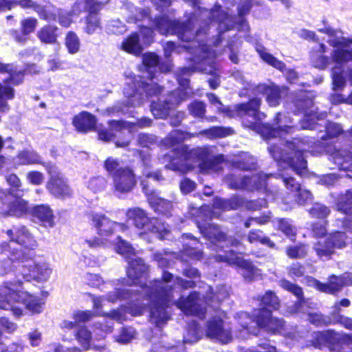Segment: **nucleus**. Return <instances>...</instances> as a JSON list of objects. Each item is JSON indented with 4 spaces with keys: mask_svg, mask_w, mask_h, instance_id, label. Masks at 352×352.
<instances>
[{
    "mask_svg": "<svg viewBox=\"0 0 352 352\" xmlns=\"http://www.w3.org/2000/svg\"><path fill=\"white\" fill-rule=\"evenodd\" d=\"M263 305L277 309L279 307V300L278 297L271 291L265 293L261 299Z\"/></svg>",
    "mask_w": 352,
    "mask_h": 352,
    "instance_id": "obj_44",
    "label": "nucleus"
},
{
    "mask_svg": "<svg viewBox=\"0 0 352 352\" xmlns=\"http://www.w3.org/2000/svg\"><path fill=\"white\" fill-rule=\"evenodd\" d=\"M195 184L188 179H183L180 184L181 190L184 193H189L191 191H192L195 189Z\"/></svg>",
    "mask_w": 352,
    "mask_h": 352,
    "instance_id": "obj_60",
    "label": "nucleus"
},
{
    "mask_svg": "<svg viewBox=\"0 0 352 352\" xmlns=\"http://www.w3.org/2000/svg\"><path fill=\"white\" fill-rule=\"evenodd\" d=\"M124 94L129 98V104H131V106H136L140 105L141 104V94L138 92H133L132 94H130L126 89H124Z\"/></svg>",
    "mask_w": 352,
    "mask_h": 352,
    "instance_id": "obj_59",
    "label": "nucleus"
},
{
    "mask_svg": "<svg viewBox=\"0 0 352 352\" xmlns=\"http://www.w3.org/2000/svg\"><path fill=\"white\" fill-rule=\"evenodd\" d=\"M116 243V251L128 258L129 269L127 276L131 279V284H138L140 278H144L147 267L143 263L140 258L135 256L134 250L125 241L118 238Z\"/></svg>",
    "mask_w": 352,
    "mask_h": 352,
    "instance_id": "obj_7",
    "label": "nucleus"
},
{
    "mask_svg": "<svg viewBox=\"0 0 352 352\" xmlns=\"http://www.w3.org/2000/svg\"><path fill=\"white\" fill-rule=\"evenodd\" d=\"M346 241L347 236L345 233L336 232L331 234L323 242L319 241L314 245V249L318 256L328 258L334 253L335 249L344 248Z\"/></svg>",
    "mask_w": 352,
    "mask_h": 352,
    "instance_id": "obj_10",
    "label": "nucleus"
},
{
    "mask_svg": "<svg viewBox=\"0 0 352 352\" xmlns=\"http://www.w3.org/2000/svg\"><path fill=\"white\" fill-rule=\"evenodd\" d=\"M122 49L131 54L137 55L141 53L142 49L139 43V38L137 34H131L122 43Z\"/></svg>",
    "mask_w": 352,
    "mask_h": 352,
    "instance_id": "obj_34",
    "label": "nucleus"
},
{
    "mask_svg": "<svg viewBox=\"0 0 352 352\" xmlns=\"http://www.w3.org/2000/svg\"><path fill=\"white\" fill-rule=\"evenodd\" d=\"M0 327L6 330L8 333H12L16 329V325L8 319L2 318L0 319Z\"/></svg>",
    "mask_w": 352,
    "mask_h": 352,
    "instance_id": "obj_61",
    "label": "nucleus"
},
{
    "mask_svg": "<svg viewBox=\"0 0 352 352\" xmlns=\"http://www.w3.org/2000/svg\"><path fill=\"white\" fill-rule=\"evenodd\" d=\"M172 275L164 272L163 280H157L152 287L144 289V293L152 301L150 308L151 318L157 326L165 322L168 315L164 307L175 303L177 307L186 315H195L202 317L205 313V301L199 297L196 292L191 293L186 298H182L179 301H173L172 286L169 285Z\"/></svg>",
    "mask_w": 352,
    "mask_h": 352,
    "instance_id": "obj_1",
    "label": "nucleus"
},
{
    "mask_svg": "<svg viewBox=\"0 0 352 352\" xmlns=\"http://www.w3.org/2000/svg\"><path fill=\"white\" fill-rule=\"evenodd\" d=\"M325 285L326 286H331V287H333V289L330 291H323V292L333 294L339 291L344 286L351 285L352 276L349 273L344 274L340 276L332 275L329 277L328 283Z\"/></svg>",
    "mask_w": 352,
    "mask_h": 352,
    "instance_id": "obj_28",
    "label": "nucleus"
},
{
    "mask_svg": "<svg viewBox=\"0 0 352 352\" xmlns=\"http://www.w3.org/2000/svg\"><path fill=\"white\" fill-rule=\"evenodd\" d=\"M57 28L52 25L43 27L37 33V36L42 43L53 44L56 42Z\"/></svg>",
    "mask_w": 352,
    "mask_h": 352,
    "instance_id": "obj_32",
    "label": "nucleus"
},
{
    "mask_svg": "<svg viewBox=\"0 0 352 352\" xmlns=\"http://www.w3.org/2000/svg\"><path fill=\"white\" fill-rule=\"evenodd\" d=\"M279 285L284 289L295 295L299 299V303L300 305L305 302V300L302 298V291L300 287L285 279L280 280Z\"/></svg>",
    "mask_w": 352,
    "mask_h": 352,
    "instance_id": "obj_36",
    "label": "nucleus"
},
{
    "mask_svg": "<svg viewBox=\"0 0 352 352\" xmlns=\"http://www.w3.org/2000/svg\"><path fill=\"white\" fill-rule=\"evenodd\" d=\"M135 336V331L133 328H124L117 336L116 340L122 344H126L131 341Z\"/></svg>",
    "mask_w": 352,
    "mask_h": 352,
    "instance_id": "obj_49",
    "label": "nucleus"
},
{
    "mask_svg": "<svg viewBox=\"0 0 352 352\" xmlns=\"http://www.w3.org/2000/svg\"><path fill=\"white\" fill-rule=\"evenodd\" d=\"M339 210H342L344 214L349 215V219H346L344 222V226L349 227L347 221H352V192L349 191L344 196L340 198L338 204Z\"/></svg>",
    "mask_w": 352,
    "mask_h": 352,
    "instance_id": "obj_33",
    "label": "nucleus"
},
{
    "mask_svg": "<svg viewBox=\"0 0 352 352\" xmlns=\"http://www.w3.org/2000/svg\"><path fill=\"white\" fill-rule=\"evenodd\" d=\"M207 97L210 102L213 104L219 111L225 112L229 117H245L243 124L245 126L256 129L257 122L265 118L264 113H261L258 110L261 100L254 98L250 100L248 103L241 104L234 107L233 109L223 108V104L219 99L213 94H208Z\"/></svg>",
    "mask_w": 352,
    "mask_h": 352,
    "instance_id": "obj_5",
    "label": "nucleus"
},
{
    "mask_svg": "<svg viewBox=\"0 0 352 352\" xmlns=\"http://www.w3.org/2000/svg\"><path fill=\"white\" fill-rule=\"evenodd\" d=\"M183 100L182 97L175 98L174 100H170V104H162L160 102H153L151 106V112L156 118H164L168 114L169 109L174 105L178 104Z\"/></svg>",
    "mask_w": 352,
    "mask_h": 352,
    "instance_id": "obj_29",
    "label": "nucleus"
},
{
    "mask_svg": "<svg viewBox=\"0 0 352 352\" xmlns=\"http://www.w3.org/2000/svg\"><path fill=\"white\" fill-rule=\"evenodd\" d=\"M88 124V113L85 111L81 112L73 119V124L76 131L81 133H86Z\"/></svg>",
    "mask_w": 352,
    "mask_h": 352,
    "instance_id": "obj_38",
    "label": "nucleus"
},
{
    "mask_svg": "<svg viewBox=\"0 0 352 352\" xmlns=\"http://www.w3.org/2000/svg\"><path fill=\"white\" fill-rule=\"evenodd\" d=\"M72 318L76 326V338L85 349H88V313L87 311L76 310Z\"/></svg>",
    "mask_w": 352,
    "mask_h": 352,
    "instance_id": "obj_14",
    "label": "nucleus"
},
{
    "mask_svg": "<svg viewBox=\"0 0 352 352\" xmlns=\"http://www.w3.org/2000/svg\"><path fill=\"white\" fill-rule=\"evenodd\" d=\"M248 241L250 243H257L259 242L262 244L267 245L269 246H272V243L270 242L269 239L264 236L261 232L260 231H252L250 232L248 235Z\"/></svg>",
    "mask_w": 352,
    "mask_h": 352,
    "instance_id": "obj_47",
    "label": "nucleus"
},
{
    "mask_svg": "<svg viewBox=\"0 0 352 352\" xmlns=\"http://www.w3.org/2000/svg\"><path fill=\"white\" fill-rule=\"evenodd\" d=\"M255 48L263 61L280 71L283 70L285 67V64L268 53L263 45L256 44Z\"/></svg>",
    "mask_w": 352,
    "mask_h": 352,
    "instance_id": "obj_30",
    "label": "nucleus"
},
{
    "mask_svg": "<svg viewBox=\"0 0 352 352\" xmlns=\"http://www.w3.org/2000/svg\"><path fill=\"white\" fill-rule=\"evenodd\" d=\"M113 179L115 189L120 192L130 191L136 183L133 173L129 168L118 170L113 174Z\"/></svg>",
    "mask_w": 352,
    "mask_h": 352,
    "instance_id": "obj_17",
    "label": "nucleus"
},
{
    "mask_svg": "<svg viewBox=\"0 0 352 352\" xmlns=\"http://www.w3.org/2000/svg\"><path fill=\"white\" fill-rule=\"evenodd\" d=\"M197 41H193L192 45L188 46V49L190 51V53L193 54L192 60L195 63L200 62H206L210 63L211 59L216 56L214 51H212L209 49L208 46L205 45H199L197 46L195 43Z\"/></svg>",
    "mask_w": 352,
    "mask_h": 352,
    "instance_id": "obj_23",
    "label": "nucleus"
},
{
    "mask_svg": "<svg viewBox=\"0 0 352 352\" xmlns=\"http://www.w3.org/2000/svg\"><path fill=\"white\" fill-rule=\"evenodd\" d=\"M254 317L258 326L265 328L268 331H278L283 326V322L272 318L271 312L266 308L255 310Z\"/></svg>",
    "mask_w": 352,
    "mask_h": 352,
    "instance_id": "obj_16",
    "label": "nucleus"
},
{
    "mask_svg": "<svg viewBox=\"0 0 352 352\" xmlns=\"http://www.w3.org/2000/svg\"><path fill=\"white\" fill-rule=\"evenodd\" d=\"M212 16L214 20L220 23L219 27L220 29H221L222 27L228 25V22L231 21L230 17L226 13L221 10L219 6H216L214 9H212Z\"/></svg>",
    "mask_w": 352,
    "mask_h": 352,
    "instance_id": "obj_40",
    "label": "nucleus"
},
{
    "mask_svg": "<svg viewBox=\"0 0 352 352\" xmlns=\"http://www.w3.org/2000/svg\"><path fill=\"white\" fill-rule=\"evenodd\" d=\"M238 326L235 330V336L239 339H247L251 333H256L255 330H251L249 325L254 323V320L245 312H241L237 315Z\"/></svg>",
    "mask_w": 352,
    "mask_h": 352,
    "instance_id": "obj_24",
    "label": "nucleus"
},
{
    "mask_svg": "<svg viewBox=\"0 0 352 352\" xmlns=\"http://www.w3.org/2000/svg\"><path fill=\"white\" fill-rule=\"evenodd\" d=\"M244 201L239 197H234L230 201L222 199H217L214 201V207L215 208H221L223 210L236 209L242 206Z\"/></svg>",
    "mask_w": 352,
    "mask_h": 352,
    "instance_id": "obj_35",
    "label": "nucleus"
},
{
    "mask_svg": "<svg viewBox=\"0 0 352 352\" xmlns=\"http://www.w3.org/2000/svg\"><path fill=\"white\" fill-rule=\"evenodd\" d=\"M155 142V138L153 135L147 134H141L139 136V142L143 146H149Z\"/></svg>",
    "mask_w": 352,
    "mask_h": 352,
    "instance_id": "obj_63",
    "label": "nucleus"
},
{
    "mask_svg": "<svg viewBox=\"0 0 352 352\" xmlns=\"http://www.w3.org/2000/svg\"><path fill=\"white\" fill-rule=\"evenodd\" d=\"M47 170L50 175V179L47 184V189L54 197L59 199H67L72 195V190L67 180L58 170L56 166L48 164Z\"/></svg>",
    "mask_w": 352,
    "mask_h": 352,
    "instance_id": "obj_9",
    "label": "nucleus"
},
{
    "mask_svg": "<svg viewBox=\"0 0 352 352\" xmlns=\"http://www.w3.org/2000/svg\"><path fill=\"white\" fill-rule=\"evenodd\" d=\"M307 248L304 245L289 247L287 250V254L292 258H302L307 254Z\"/></svg>",
    "mask_w": 352,
    "mask_h": 352,
    "instance_id": "obj_45",
    "label": "nucleus"
},
{
    "mask_svg": "<svg viewBox=\"0 0 352 352\" xmlns=\"http://www.w3.org/2000/svg\"><path fill=\"white\" fill-rule=\"evenodd\" d=\"M192 136V135H190L188 133H184L179 131H174L170 133L166 141L167 144H170V146H174L175 144H179L184 140L190 139Z\"/></svg>",
    "mask_w": 352,
    "mask_h": 352,
    "instance_id": "obj_41",
    "label": "nucleus"
},
{
    "mask_svg": "<svg viewBox=\"0 0 352 352\" xmlns=\"http://www.w3.org/2000/svg\"><path fill=\"white\" fill-rule=\"evenodd\" d=\"M269 176L260 173L252 176L251 178L244 176L241 178H233L228 181V186L234 189H260L266 185V179Z\"/></svg>",
    "mask_w": 352,
    "mask_h": 352,
    "instance_id": "obj_12",
    "label": "nucleus"
},
{
    "mask_svg": "<svg viewBox=\"0 0 352 352\" xmlns=\"http://www.w3.org/2000/svg\"><path fill=\"white\" fill-rule=\"evenodd\" d=\"M173 152L174 156L170 159L166 167L175 171L186 172L196 166H199L203 173L217 172L220 169L219 164L223 160L220 155L214 160H207L209 148L206 147L196 148L188 151L186 146L177 148Z\"/></svg>",
    "mask_w": 352,
    "mask_h": 352,
    "instance_id": "obj_3",
    "label": "nucleus"
},
{
    "mask_svg": "<svg viewBox=\"0 0 352 352\" xmlns=\"http://www.w3.org/2000/svg\"><path fill=\"white\" fill-rule=\"evenodd\" d=\"M65 44L69 53L71 54H75L79 50L80 43L78 38L75 34L72 32H69L67 35Z\"/></svg>",
    "mask_w": 352,
    "mask_h": 352,
    "instance_id": "obj_43",
    "label": "nucleus"
},
{
    "mask_svg": "<svg viewBox=\"0 0 352 352\" xmlns=\"http://www.w3.org/2000/svg\"><path fill=\"white\" fill-rule=\"evenodd\" d=\"M190 113L195 117H201L205 113V104L200 101H195L189 106Z\"/></svg>",
    "mask_w": 352,
    "mask_h": 352,
    "instance_id": "obj_52",
    "label": "nucleus"
},
{
    "mask_svg": "<svg viewBox=\"0 0 352 352\" xmlns=\"http://www.w3.org/2000/svg\"><path fill=\"white\" fill-rule=\"evenodd\" d=\"M44 304L39 296L23 291L21 281H6L0 286V309L10 311L16 317L23 315L22 305L32 314H39Z\"/></svg>",
    "mask_w": 352,
    "mask_h": 352,
    "instance_id": "obj_2",
    "label": "nucleus"
},
{
    "mask_svg": "<svg viewBox=\"0 0 352 352\" xmlns=\"http://www.w3.org/2000/svg\"><path fill=\"white\" fill-rule=\"evenodd\" d=\"M258 92L263 93L266 95V100L270 106L275 107L279 104L280 99L285 92L283 89L274 85H260L257 86Z\"/></svg>",
    "mask_w": 352,
    "mask_h": 352,
    "instance_id": "obj_25",
    "label": "nucleus"
},
{
    "mask_svg": "<svg viewBox=\"0 0 352 352\" xmlns=\"http://www.w3.org/2000/svg\"><path fill=\"white\" fill-rule=\"evenodd\" d=\"M157 28L162 34L177 33L182 40L186 41L190 39V34H192L191 30L186 26L180 25L166 17H163L157 21Z\"/></svg>",
    "mask_w": 352,
    "mask_h": 352,
    "instance_id": "obj_15",
    "label": "nucleus"
},
{
    "mask_svg": "<svg viewBox=\"0 0 352 352\" xmlns=\"http://www.w3.org/2000/svg\"><path fill=\"white\" fill-rule=\"evenodd\" d=\"M284 147L291 150V153L283 154L280 151L282 148L276 145L270 146L268 149L274 160L285 162L297 174L303 175L307 168L304 153L309 148V144L296 140L293 142H287Z\"/></svg>",
    "mask_w": 352,
    "mask_h": 352,
    "instance_id": "obj_6",
    "label": "nucleus"
},
{
    "mask_svg": "<svg viewBox=\"0 0 352 352\" xmlns=\"http://www.w3.org/2000/svg\"><path fill=\"white\" fill-rule=\"evenodd\" d=\"M126 216L133 221L135 227L150 231L153 236L161 239L165 238L168 232L167 226L157 219H148L144 211L140 208L129 210Z\"/></svg>",
    "mask_w": 352,
    "mask_h": 352,
    "instance_id": "obj_8",
    "label": "nucleus"
},
{
    "mask_svg": "<svg viewBox=\"0 0 352 352\" xmlns=\"http://www.w3.org/2000/svg\"><path fill=\"white\" fill-rule=\"evenodd\" d=\"M289 274L292 277H300L303 275V267L298 263L293 264L289 269Z\"/></svg>",
    "mask_w": 352,
    "mask_h": 352,
    "instance_id": "obj_64",
    "label": "nucleus"
},
{
    "mask_svg": "<svg viewBox=\"0 0 352 352\" xmlns=\"http://www.w3.org/2000/svg\"><path fill=\"white\" fill-rule=\"evenodd\" d=\"M21 30L24 34L33 32L37 25V20L32 18H28L21 21Z\"/></svg>",
    "mask_w": 352,
    "mask_h": 352,
    "instance_id": "obj_51",
    "label": "nucleus"
},
{
    "mask_svg": "<svg viewBox=\"0 0 352 352\" xmlns=\"http://www.w3.org/2000/svg\"><path fill=\"white\" fill-rule=\"evenodd\" d=\"M342 131L340 125L336 123H330L327 128V132L330 137H335L339 135Z\"/></svg>",
    "mask_w": 352,
    "mask_h": 352,
    "instance_id": "obj_62",
    "label": "nucleus"
},
{
    "mask_svg": "<svg viewBox=\"0 0 352 352\" xmlns=\"http://www.w3.org/2000/svg\"><path fill=\"white\" fill-rule=\"evenodd\" d=\"M105 168L108 172H109L113 177V174L118 170H123L119 164V163L113 158H108L105 162Z\"/></svg>",
    "mask_w": 352,
    "mask_h": 352,
    "instance_id": "obj_54",
    "label": "nucleus"
},
{
    "mask_svg": "<svg viewBox=\"0 0 352 352\" xmlns=\"http://www.w3.org/2000/svg\"><path fill=\"white\" fill-rule=\"evenodd\" d=\"M92 220L101 235H107L111 233L113 230L122 227V226L113 222L102 215L96 214L93 217Z\"/></svg>",
    "mask_w": 352,
    "mask_h": 352,
    "instance_id": "obj_27",
    "label": "nucleus"
},
{
    "mask_svg": "<svg viewBox=\"0 0 352 352\" xmlns=\"http://www.w3.org/2000/svg\"><path fill=\"white\" fill-rule=\"evenodd\" d=\"M16 159L18 164L21 165H31L42 164L41 157L32 150H23L19 153Z\"/></svg>",
    "mask_w": 352,
    "mask_h": 352,
    "instance_id": "obj_31",
    "label": "nucleus"
},
{
    "mask_svg": "<svg viewBox=\"0 0 352 352\" xmlns=\"http://www.w3.org/2000/svg\"><path fill=\"white\" fill-rule=\"evenodd\" d=\"M29 212V206L27 201L19 197L18 193L9 198V202L6 209H3L1 214L3 216L22 217Z\"/></svg>",
    "mask_w": 352,
    "mask_h": 352,
    "instance_id": "obj_18",
    "label": "nucleus"
},
{
    "mask_svg": "<svg viewBox=\"0 0 352 352\" xmlns=\"http://www.w3.org/2000/svg\"><path fill=\"white\" fill-rule=\"evenodd\" d=\"M26 179L30 184L38 186L43 182L45 177L42 173L32 170L27 173Z\"/></svg>",
    "mask_w": 352,
    "mask_h": 352,
    "instance_id": "obj_50",
    "label": "nucleus"
},
{
    "mask_svg": "<svg viewBox=\"0 0 352 352\" xmlns=\"http://www.w3.org/2000/svg\"><path fill=\"white\" fill-rule=\"evenodd\" d=\"M283 182L287 188H290L292 191H296L295 196L299 204H303L306 201L311 199V195L309 191L302 189L298 184H297L294 178L285 177L283 176Z\"/></svg>",
    "mask_w": 352,
    "mask_h": 352,
    "instance_id": "obj_26",
    "label": "nucleus"
},
{
    "mask_svg": "<svg viewBox=\"0 0 352 352\" xmlns=\"http://www.w3.org/2000/svg\"><path fill=\"white\" fill-rule=\"evenodd\" d=\"M143 63L148 67H154L158 63V57L153 53H146L143 56Z\"/></svg>",
    "mask_w": 352,
    "mask_h": 352,
    "instance_id": "obj_57",
    "label": "nucleus"
},
{
    "mask_svg": "<svg viewBox=\"0 0 352 352\" xmlns=\"http://www.w3.org/2000/svg\"><path fill=\"white\" fill-rule=\"evenodd\" d=\"M306 282L309 285L313 286L321 292L330 291L333 289V287H331V286H326L325 284L320 283L312 277H306Z\"/></svg>",
    "mask_w": 352,
    "mask_h": 352,
    "instance_id": "obj_53",
    "label": "nucleus"
},
{
    "mask_svg": "<svg viewBox=\"0 0 352 352\" xmlns=\"http://www.w3.org/2000/svg\"><path fill=\"white\" fill-rule=\"evenodd\" d=\"M227 259L230 263L236 265L241 267V273L246 279H254L260 275V270L258 269L252 265L251 263L244 260L237 254L232 252Z\"/></svg>",
    "mask_w": 352,
    "mask_h": 352,
    "instance_id": "obj_20",
    "label": "nucleus"
},
{
    "mask_svg": "<svg viewBox=\"0 0 352 352\" xmlns=\"http://www.w3.org/2000/svg\"><path fill=\"white\" fill-rule=\"evenodd\" d=\"M10 259L19 261L23 265L21 275L27 281L34 280L39 283L48 281L52 276L53 270L50 263L43 258L32 256L31 252L26 253L22 250H13L10 254Z\"/></svg>",
    "mask_w": 352,
    "mask_h": 352,
    "instance_id": "obj_4",
    "label": "nucleus"
},
{
    "mask_svg": "<svg viewBox=\"0 0 352 352\" xmlns=\"http://www.w3.org/2000/svg\"><path fill=\"white\" fill-rule=\"evenodd\" d=\"M277 126L271 128L269 126H265L263 135L265 138L280 137L283 138L286 134H292L295 131V126L290 125L292 120L285 115L278 113L275 118Z\"/></svg>",
    "mask_w": 352,
    "mask_h": 352,
    "instance_id": "obj_13",
    "label": "nucleus"
},
{
    "mask_svg": "<svg viewBox=\"0 0 352 352\" xmlns=\"http://www.w3.org/2000/svg\"><path fill=\"white\" fill-rule=\"evenodd\" d=\"M142 185L143 190L148 197L149 204L155 210L164 214L170 211L172 208V204L156 195L153 190L150 188V183L148 181H142Z\"/></svg>",
    "mask_w": 352,
    "mask_h": 352,
    "instance_id": "obj_19",
    "label": "nucleus"
},
{
    "mask_svg": "<svg viewBox=\"0 0 352 352\" xmlns=\"http://www.w3.org/2000/svg\"><path fill=\"white\" fill-rule=\"evenodd\" d=\"M32 215L43 227L52 228L55 225L54 212L48 205L35 206L32 210Z\"/></svg>",
    "mask_w": 352,
    "mask_h": 352,
    "instance_id": "obj_22",
    "label": "nucleus"
},
{
    "mask_svg": "<svg viewBox=\"0 0 352 352\" xmlns=\"http://www.w3.org/2000/svg\"><path fill=\"white\" fill-rule=\"evenodd\" d=\"M312 217L317 218H325L329 214V210L327 207L320 204H315L309 211Z\"/></svg>",
    "mask_w": 352,
    "mask_h": 352,
    "instance_id": "obj_46",
    "label": "nucleus"
},
{
    "mask_svg": "<svg viewBox=\"0 0 352 352\" xmlns=\"http://www.w3.org/2000/svg\"><path fill=\"white\" fill-rule=\"evenodd\" d=\"M206 334L211 339L223 344L228 343L232 340L229 324L217 318L209 321Z\"/></svg>",
    "mask_w": 352,
    "mask_h": 352,
    "instance_id": "obj_11",
    "label": "nucleus"
},
{
    "mask_svg": "<svg viewBox=\"0 0 352 352\" xmlns=\"http://www.w3.org/2000/svg\"><path fill=\"white\" fill-rule=\"evenodd\" d=\"M203 232L206 237L210 239L220 241L225 239L224 234L219 230V227L214 225H210L208 228L204 229Z\"/></svg>",
    "mask_w": 352,
    "mask_h": 352,
    "instance_id": "obj_42",
    "label": "nucleus"
},
{
    "mask_svg": "<svg viewBox=\"0 0 352 352\" xmlns=\"http://www.w3.org/2000/svg\"><path fill=\"white\" fill-rule=\"evenodd\" d=\"M28 338L32 346H37L42 340V334L38 330H34L28 333Z\"/></svg>",
    "mask_w": 352,
    "mask_h": 352,
    "instance_id": "obj_56",
    "label": "nucleus"
},
{
    "mask_svg": "<svg viewBox=\"0 0 352 352\" xmlns=\"http://www.w3.org/2000/svg\"><path fill=\"white\" fill-rule=\"evenodd\" d=\"M278 223V229L293 240V237L295 236L296 233L294 228L287 221L283 219H279Z\"/></svg>",
    "mask_w": 352,
    "mask_h": 352,
    "instance_id": "obj_48",
    "label": "nucleus"
},
{
    "mask_svg": "<svg viewBox=\"0 0 352 352\" xmlns=\"http://www.w3.org/2000/svg\"><path fill=\"white\" fill-rule=\"evenodd\" d=\"M7 234L12 238V243L16 241L24 248L32 250L36 247V240L28 229L23 226L17 228L14 236L12 230H8Z\"/></svg>",
    "mask_w": 352,
    "mask_h": 352,
    "instance_id": "obj_21",
    "label": "nucleus"
},
{
    "mask_svg": "<svg viewBox=\"0 0 352 352\" xmlns=\"http://www.w3.org/2000/svg\"><path fill=\"white\" fill-rule=\"evenodd\" d=\"M6 181L8 184L12 186V194L14 191V188L16 190L17 192H19V188L21 186V182L18 176L15 174H10L8 177H6Z\"/></svg>",
    "mask_w": 352,
    "mask_h": 352,
    "instance_id": "obj_55",
    "label": "nucleus"
},
{
    "mask_svg": "<svg viewBox=\"0 0 352 352\" xmlns=\"http://www.w3.org/2000/svg\"><path fill=\"white\" fill-rule=\"evenodd\" d=\"M232 133V130L230 128L217 126L203 131L200 133V134L205 135L209 138H217L226 137Z\"/></svg>",
    "mask_w": 352,
    "mask_h": 352,
    "instance_id": "obj_37",
    "label": "nucleus"
},
{
    "mask_svg": "<svg viewBox=\"0 0 352 352\" xmlns=\"http://www.w3.org/2000/svg\"><path fill=\"white\" fill-rule=\"evenodd\" d=\"M324 117V114L322 113L319 116L316 114V113L311 114V115H306V120L308 124L303 123L302 124V129H315V126L314 125V120L317 118V120L322 119Z\"/></svg>",
    "mask_w": 352,
    "mask_h": 352,
    "instance_id": "obj_58",
    "label": "nucleus"
},
{
    "mask_svg": "<svg viewBox=\"0 0 352 352\" xmlns=\"http://www.w3.org/2000/svg\"><path fill=\"white\" fill-rule=\"evenodd\" d=\"M0 72H7L10 74V77L9 81L14 85L19 84L21 82L23 78V74L19 72L18 73L14 72V67L11 65H3L0 62Z\"/></svg>",
    "mask_w": 352,
    "mask_h": 352,
    "instance_id": "obj_39",
    "label": "nucleus"
}]
</instances>
